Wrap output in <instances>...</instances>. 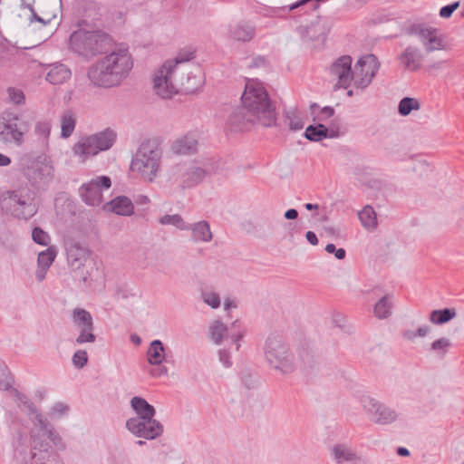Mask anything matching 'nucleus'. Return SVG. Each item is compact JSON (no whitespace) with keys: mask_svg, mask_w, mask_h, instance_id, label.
Wrapping results in <instances>:
<instances>
[{"mask_svg":"<svg viewBox=\"0 0 464 464\" xmlns=\"http://www.w3.org/2000/svg\"><path fill=\"white\" fill-rule=\"evenodd\" d=\"M71 70L63 63H54L50 65L46 73V81L52 84H63L71 78Z\"/></svg>","mask_w":464,"mask_h":464,"instance_id":"bb28decb","label":"nucleus"},{"mask_svg":"<svg viewBox=\"0 0 464 464\" xmlns=\"http://www.w3.org/2000/svg\"><path fill=\"white\" fill-rule=\"evenodd\" d=\"M338 136L339 131L334 130L333 125H331L330 128H327L322 123L309 125L304 131V137L310 141H321L324 139H333L337 138Z\"/></svg>","mask_w":464,"mask_h":464,"instance_id":"a878e982","label":"nucleus"},{"mask_svg":"<svg viewBox=\"0 0 464 464\" xmlns=\"http://www.w3.org/2000/svg\"><path fill=\"white\" fill-rule=\"evenodd\" d=\"M133 67V60L125 47H119L92 63L87 72L90 82L97 87L119 86Z\"/></svg>","mask_w":464,"mask_h":464,"instance_id":"f257e3e1","label":"nucleus"},{"mask_svg":"<svg viewBox=\"0 0 464 464\" xmlns=\"http://www.w3.org/2000/svg\"><path fill=\"white\" fill-rule=\"evenodd\" d=\"M42 464H63L60 456L54 451L52 450L48 458L46 459L44 463Z\"/></svg>","mask_w":464,"mask_h":464,"instance_id":"69168bd1","label":"nucleus"},{"mask_svg":"<svg viewBox=\"0 0 464 464\" xmlns=\"http://www.w3.org/2000/svg\"><path fill=\"white\" fill-rule=\"evenodd\" d=\"M88 362V354L87 352L84 350H77L73 355H72V363L73 365L78 368L82 369L83 368Z\"/></svg>","mask_w":464,"mask_h":464,"instance_id":"6e6d98bb","label":"nucleus"},{"mask_svg":"<svg viewBox=\"0 0 464 464\" xmlns=\"http://www.w3.org/2000/svg\"><path fill=\"white\" fill-rule=\"evenodd\" d=\"M230 35L237 41L248 42L256 34L255 27L247 23H238L229 30Z\"/></svg>","mask_w":464,"mask_h":464,"instance_id":"7c9ffc66","label":"nucleus"},{"mask_svg":"<svg viewBox=\"0 0 464 464\" xmlns=\"http://www.w3.org/2000/svg\"><path fill=\"white\" fill-rule=\"evenodd\" d=\"M332 26L333 21L330 17L317 16L316 20L306 27L307 36L313 41L324 39Z\"/></svg>","mask_w":464,"mask_h":464,"instance_id":"5701e85b","label":"nucleus"},{"mask_svg":"<svg viewBox=\"0 0 464 464\" xmlns=\"http://www.w3.org/2000/svg\"><path fill=\"white\" fill-rule=\"evenodd\" d=\"M29 419L34 426L38 429L37 433L40 434V432H42L43 435L46 436L54 446L64 448L63 440L59 433L54 430L47 418L44 417L39 411H37L36 413L31 415Z\"/></svg>","mask_w":464,"mask_h":464,"instance_id":"4be33fe9","label":"nucleus"},{"mask_svg":"<svg viewBox=\"0 0 464 464\" xmlns=\"http://www.w3.org/2000/svg\"><path fill=\"white\" fill-rule=\"evenodd\" d=\"M216 172L217 169L210 160L204 161L202 166L179 163L172 168V179L182 188H189L198 185L207 176Z\"/></svg>","mask_w":464,"mask_h":464,"instance_id":"9b49d317","label":"nucleus"},{"mask_svg":"<svg viewBox=\"0 0 464 464\" xmlns=\"http://www.w3.org/2000/svg\"><path fill=\"white\" fill-rule=\"evenodd\" d=\"M61 136L63 138H68L72 134L75 128V118L71 111L63 112L61 121Z\"/></svg>","mask_w":464,"mask_h":464,"instance_id":"ea45409f","label":"nucleus"},{"mask_svg":"<svg viewBox=\"0 0 464 464\" xmlns=\"http://www.w3.org/2000/svg\"><path fill=\"white\" fill-rule=\"evenodd\" d=\"M420 108V102L411 97L402 98L398 106V111L401 116L409 115L413 110H419Z\"/></svg>","mask_w":464,"mask_h":464,"instance_id":"c03bdc74","label":"nucleus"},{"mask_svg":"<svg viewBox=\"0 0 464 464\" xmlns=\"http://www.w3.org/2000/svg\"><path fill=\"white\" fill-rule=\"evenodd\" d=\"M165 348L160 340H154L150 343L147 351L148 362L150 365H160L165 359Z\"/></svg>","mask_w":464,"mask_h":464,"instance_id":"473e14b6","label":"nucleus"},{"mask_svg":"<svg viewBox=\"0 0 464 464\" xmlns=\"http://www.w3.org/2000/svg\"><path fill=\"white\" fill-rule=\"evenodd\" d=\"M117 138L116 132L107 128L102 131L82 138L72 147V152L84 161L91 156L97 155L100 151L107 150L112 147Z\"/></svg>","mask_w":464,"mask_h":464,"instance_id":"1a4fd4ad","label":"nucleus"},{"mask_svg":"<svg viewBox=\"0 0 464 464\" xmlns=\"http://www.w3.org/2000/svg\"><path fill=\"white\" fill-rule=\"evenodd\" d=\"M190 230L194 241L209 242L212 239L210 227L207 221H199L190 225Z\"/></svg>","mask_w":464,"mask_h":464,"instance_id":"72a5a7b5","label":"nucleus"},{"mask_svg":"<svg viewBox=\"0 0 464 464\" xmlns=\"http://www.w3.org/2000/svg\"><path fill=\"white\" fill-rule=\"evenodd\" d=\"M72 320L73 324L79 330L87 329L93 330V319L90 312L82 308H75L72 313Z\"/></svg>","mask_w":464,"mask_h":464,"instance_id":"c756f323","label":"nucleus"},{"mask_svg":"<svg viewBox=\"0 0 464 464\" xmlns=\"http://www.w3.org/2000/svg\"><path fill=\"white\" fill-rule=\"evenodd\" d=\"M175 64L165 62L153 75V91L162 99H170L178 93L175 84Z\"/></svg>","mask_w":464,"mask_h":464,"instance_id":"ddd939ff","label":"nucleus"},{"mask_svg":"<svg viewBox=\"0 0 464 464\" xmlns=\"http://www.w3.org/2000/svg\"><path fill=\"white\" fill-rule=\"evenodd\" d=\"M66 255L70 267L78 273L80 280L90 285L93 274L98 272L91 251L78 243H72L66 248Z\"/></svg>","mask_w":464,"mask_h":464,"instance_id":"9d476101","label":"nucleus"},{"mask_svg":"<svg viewBox=\"0 0 464 464\" xmlns=\"http://www.w3.org/2000/svg\"><path fill=\"white\" fill-rule=\"evenodd\" d=\"M18 170L30 186L36 189H44L54 177V168L45 155H22L18 162Z\"/></svg>","mask_w":464,"mask_h":464,"instance_id":"20e7f679","label":"nucleus"},{"mask_svg":"<svg viewBox=\"0 0 464 464\" xmlns=\"http://www.w3.org/2000/svg\"><path fill=\"white\" fill-rule=\"evenodd\" d=\"M126 429L135 437L145 440H155L163 433V425L154 417L130 418L126 420Z\"/></svg>","mask_w":464,"mask_h":464,"instance_id":"2eb2a0df","label":"nucleus"},{"mask_svg":"<svg viewBox=\"0 0 464 464\" xmlns=\"http://www.w3.org/2000/svg\"><path fill=\"white\" fill-rule=\"evenodd\" d=\"M245 106L241 105L233 110L227 119V126L233 131H245L255 124H259V120L254 119Z\"/></svg>","mask_w":464,"mask_h":464,"instance_id":"aec40b11","label":"nucleus"},{"mask_svg":"<svg viewBox=\"0 0 464 464\" xmlns=\"http://www.w3.org/2000/svg\"><path fill=\"white\" fill-rule=\"evenodd\" d=\"M103 209L119 216L129 217L134 213V205L126 196H118L103 206Z\"/></svg>","mask_w":464,"mask_h":464,"instance_id":"393cba45","label":"nucleus"},{"mask_svg":"<svg viewBox=\"0 0 464 464\" xmlns=\"http://www.w3.org/2000/svg\"><path fill=\"white\" fill-rule=\"evenodd\" d=\"M0 243L7 252L15 253L18 249V243L14 233L5 223L0 224Z\"/></svg>","mask_w":464,"mask_h":464,"instance_id":"2f4dec72","label":"nucleus"},{"mask_svg":"<svg viewBox=\"0 0 464 464\" xmlns=\"http://www.w3.org/2000/svg\"><path fill=\"white\" fill-rule=\"evenodd\" d=\"M47 271H48V268L37 266V269L35 272L36 279L39 282H42L45 278V275H46Z\"/></svg>","mask_w":464,"mask_h":464,"instance_id":"774afa93","label":"nucleus"},{"mask_svg":"<svg viewBox=\"0 0 464 464\" xmlns=\"http://www.w3.org/2000/svg\"><path fill=\"white\" fill-rule=\"evenodd\" d=\"M201 297L203 302L211 308H218L220 305V297L215 292H203Z\"/></svg>","mask_w":464,"mask_h":464,"instance_id":"5fc2aeb1","label":"nucleus"},{"mask_svg":"<svg viewBox=\"0 0 464 464\" xmlns=\"http://www.w3.org/2000/svg\"><path fill=\"white\" fill-rule=\"evenodd\" d=\"M33 240L41 246H47L50 243V236L41 227H34L32 232Z\"/></svg>","mask_w":464,"mask_h":464,"instance_id":"603ef678","label":"nucleus"},{"mask_svg":"<svg viewBox=\"0 0 464 464\" xmlns=\"http://www.w3.org/2000/svg\"><path fill=\"white\" fill-rule=\"evenodd\" d=\"M459 3L455 2L440 8V15L443 18H450L453 12L459 7Z\"/></svg>","mask_w":464,"mask_h":464,"instance_id":"0e129e2a","label":"nucleus"},{"mask_svg":"<svg viewBox=\"0 0 464 464\" xmlns=\"http://www.w3.org/2000/svg\"><path fill=\"white\" fill-rule=\"evenodd\" d=\"M0 206L2 210L18 219L27 220L36 213L30 194L24 188L3 192Z\"/></svg>","mask_w":464,"mask_h":464,"instance_id":"6e6552de","label":"nucleus"},{"mask_svg":"<svg viewBox=\"0 0 464 464\" xmlns=\"http://www.w3.org/2000/svg\"><path fill=\"white\" fill-rule=\"evenodd\" d=\"M450 346L451 343L450 339L441 337L431 343L430 349L437 352L440 357H443Z\"/></svg>","mask_w":464,"mask_h":464,"instance_id":"3c124183","label":"nucleus"},{"mask_svg":"<svg viewBox=\"0 0 464 464\" xmlns=\"http://www.w3.org/2000/svg\"><path fill=\"white\" fill-rule=\"evenodd\" d=\"M301 365L305 371L313 370L318 364L314 352L307 347H302L298 352Z\"/></svg>","mask_w":464,"mask_h":464,"instance_id":"58836bf2","label":"nucleus"},{"mask_svg":"<svg viewBox=\"0 0 464 464\" xmlns=\"http://www.w3.org/2000/svg\"><path fill=\"white\" fill-rule=\"evenodd\" d=\"M242 105L248 110L254 119L259 120V124L271 127L276 124V106L263 84L256 80H247L241 96Z\"/></svg>","mask_w":464,"mask_h":464,"instance_id":"7ed1b4c3","label":"nucleus"},{"mask_svg":"<svg viewBox=\"0 0 464 464\" xmlns=\"http://www.w3.org/2000/svg\"><path fill=\"white\" fill-rule=\"evenodd\" d=\"M285 117L288 121V127L291 130L296 131L300 130L304 128V121L297 114V111L295 110L289 111L286 112Z\"/></svg>","mask_w":464,"mask_h":464,"instance_id":"09e8293b","label":"nucleus"},{"mask_svg":"<svg viewBox=\"0 0 464 464\" xmlns=\"http://www.w3.org/2000/svg\"><path fill=\"white\" fill-rule=\"evenodd\" d=\"M12 388V377L5 363L0 362V390L7 391Z\"/></svg>","mask_w":464,"mask_h":464,"instance_id":"de8ad7c7","label":"nucleus"},{"mask_svg":"<svg viewBox=\"0 0 464 464\" xmlns=\"http://www.w3.org/2000/svg\"><path fill=\"white\" fill-rule=\"evenodd\" d=\"M29 127V122L23 121L18 113L6 110L0 116V140L21 146Z\"/></svg>","mask_w":464,"mask_h":464,"instance_id":"f8f14e48","label":"nucleus"},{"mask_svg":"<svg viewBox=\"0 0 464 464\" xmlns=\"http://www.w3.org/2000/svg\"><path fill=\"white\" fill-rule=\"evenodd\" d=\"M198 148L197 139L191 135L187 134L174 141L172 144V151L175 154L188 155L195 152Z\"/></svg>","mask_w":464,"mask_h":464,"instance_id":"cd10ccee","label":"nucleus"},{"mask_svg":"<svg viewBox=\"0 0 464 464\" xmlns=\"http://www.w3.org/2000/svg\"><path fill=\"white\" fill-rule=\"evenodd\" d=\"M457 315L455 308H444L431 311L430 314V321L434 324H443Z\"/></svg>","mask_w":464,"mask_h":464,"instance_id":"e433bc0d","label":"nucleus"},{"mask_svg":"<svg viewBox=\"0 0 464 464\" xmlns=\"http://www.w3.org/2000/svg\"><path fill=\"white\" fill-rule=\"evenodd\" d=\"M31 444H26V439L20 436L14 448V458L19 464H42L44 463L52 448L35 430L30 431Z\"/></svg>","mask_w":464,"mask_h":464,"instance_id":"423d86ee","label":"nucleus"},{"mask_svg":"<svg viewBox=\"0 0 464 464\" xmlns=\"http://www.w3.org/2000/svg\"><path fill=\"white\" fill-rule=\"evenodd\" d=\"M360 402L369 420L376 424H391L398 418L395 410L370 396H362Z\"/></svg>","mask_w":464,"mask_h":464,"instance_id":"4468645a","label":"nucleus"},{"mask_svg":"<svg viewBox=\"0 0 464 464\" xmlns=\"http://www.w3.org/2000/svg\"><path fill=\"white\" fill-rule=\"evenodd\" d=\"M130 407L136 413L134 418L148 419L156 415L155 408L142 397L135 396L131 398Z\"/></svg>","mask_w":464,"mask_h":464,"instance_id":"c85d7f7f","label":"nucleus"},{"mask_svg":"<svg viewBox=\"0 0 464 464\" xmlns=\"http://www.w3.org/2000/svg\"><path fill=\"white\" fill-rule=\"evenodd\" d=\"M209 334L211 340L216 344H220L225 337L230 338L232 342L236 343L237 351L239 350V341L244 336V331L240 329L238 321L233 322L230 329H228L221 321L215 320L209 327Z\"/></svg>","mask_w":464,"mask_h":464,"instance_id":"a211bd4d","label":"nucleus"},{"mask_svg":"<svg viewBox=\"0 0 464 464\" xmlns=\"http://www.w3.org/2000/svg\"><path fill=\"white\" fill-rule=\"evenodd\" d=\"M392 295L382 296L374 305L373 314L379 319H385L392 315Z\"/></svg>","mask_w":464,"mask_h":464,"instance_id":"c9c22d12","label":"nucleus"},{"mask_svg":"<svg viewBox=\"0 0 464 464\" xmlns=\"http://www.w3.org/2000/svg\"><path fill=\"white\" fill-rule=\"evenodd\" d=\"M68 411V407L63 402H57L52 409L53 414L62 415Z\"/></svg>","mask_w":464,"mask_h":464,"instance_id":"338daca9","label":"nucleus"},{"mask_svg":"<svg viewBox=\"0 0 464 464\" xmlns=\"http://www.w3.org/2000/svg\"><path fill=\"white\" fill-rule=\"evenodd\" d=\"M410 33L411 34L418 35L424 47L426 46L429 38H431L437 31L431 27H425L421 24H412L410 28Z\"/></svg>","mask_w":464,"mask_h":464,"instance_id":"79ce46f5","label":"nucleus"},{"mask_svg":"<svg viewBox=\"0 0 464 464\" xmlns=\"http://www.w3.org/2000/svg\"><path fill=\"white\" fill-rule=\"evenodd\" d=\"M219 362L226 367L230 368L232 366L230 353L226 349H220L218 351Z\"/></svg>","mask_w":464,"mask_h":464,"instance_id":"e2e57ef3","label":"nucleus"},{"mask_svg":"<svg viewBox=\"0 0 464 464\" xmlns=\"http://www.w3.org/2000/svg\"><path fill=\"white\" fill-rule=\"evenodd\" d=\"M241 380L247 389H252L256 386V381L249 370L241 372Z\"/></svg>","mask_w":464,"mask_h":464,"instance_id":"052dcab7","label":"nucleus"},{"mask_svg":"<svg viewBox=\"0 0 464 464\" xmlns=\"http://www.w3.org/2000/svg\"><path fill=\"white\" fill-rule=\"evenodd\" d=\"M34 133L43 142L47 143L51 133V123L49 121H38L34 126Z\"/></svg>","mask_w":464,"mask_h":464,"instance_id":"49530a36","label":"nucleus"},{"mask_svg":"<svg viewBox=\"0 0 464 464\" xmlns=\"http://www.w3.org/2000/svg\"><path fill=\"white\" fill-rule=\"evenodd\" d=\"M55 256L56 252L53 247H48L46 250L40 252L37 257L38 266L49 269V267L54 261Z\"/></svg>","mask_w":464,"mask_h":464,"instance_id":"a18cd8bd","label":"nucleus"},{"mask_svg":"<svg viewBox=\"0 0 464 464\" xmlns=\"http://www.w3.org/2000/svg\"><path fill=\"white\" fill-rule=\"evenodd\" d=\"M111 186V180L107 176H100L82 184L79 188L82 201L92 207L99 206L102 202V189H108Z\"/></svg>","mask_w":464,"mask_h":464,"instance_id":"dca6fc26","label":"nucleus"},{"mask_svg":"<svg viewBox=\"0 0 464 464\" xmlns=\"http://www.w3.org/2000/svg\"><path fill=\"white\" fill-rule=\"evenodd\" d=\"M379 69V63L373 54L360 58L353 72L354 85L357 88L364 89L371 82Z\"/></svg>","mask_w":464,"mask_h":464,"instance_id":"f3484780","label":"nucleus"},{"mask_svg":"<svg viewBox=\"0 0 464 464\" xmlns=\"http://www.w3.org/2000/svg\"><path fill=\"white\" fill-rule=\"evenodd\" d=\"M352 57L343 55L336 59L330 67V74L337 79L335 87L347 89L353 79V71L352 70Z\"/></svg>","mask_w":464,"mask_h":464,"instance_id":"6ab92c4d","label":"nucleus"},{"mask_svg":"<svg viewBox=\"0 0 464 464\" xmlns=\"http://www.w3.org/2000/svg\"><path fill=\"white\" fill-rule=\"evenodd\" d=\"M446 48V44L443 38L436 33L431 38H429L424 49L427 53H430L437 50H443Z\"/></svg>","mask_w":464,"mask_h":464,"instance_id":"8fccbe9b","label":"nucleus"},{"mask_svg":"<svg viewBox=\"0 0 464 464\" xmlns=\"http://www.w3.org/2000/svg\"><path fill=\"white\" fill-rule=\"evenodd\" d=\"M27 8L31 11L32 14L29 18L30 22H39L43 24L44 25H46L51 23V21L55 18V14L53 15H48L47 19H44V16L39 15L34 9L32 4H27Z\"/></svg>","mask_w":464,"mask_h":464,"instance_id":"bf43d9fd","label":"nucleus"},{"mask_svg":"<svg viewBox=\"0 0 464 464\" xmlns=\"http://www.w3.org/2000/svg\"><path fill=\"white\" fill-rule=\"evenodd\" d=\"M7 93H8L9 100L13 103H14L16 105L24 103V100H25L24 94L21 90H18V89L13 88V87H9L7 89Z\"/></svg>","mask_w":464,"mask_h":464,"instance_id":"13d9d810","label":"nucleus"},{"mask_svg":"<svg viewBox=\"0 0 464 464\" xmlns=\"http://www.w3.org/2000/svg\"><path fill=\"white\" fill-rule=\"evenodd\" d=\"M95 341H96V336L93 334V330H87V329L80 330V334L75 340L77 344H83L86 343H92Z\"/></svg>","mask_w":464,"mask_h":464,"instance_id":"4d7b16f0","label":"nucleus"},{"mask_svg":"<svg viewBox=\"0 0 464 464\" xmlns=\"http://www.w3.org/2000/svg\"><path fill=\"white\" fill-rule=\"evenodd\" d=\"M195 57L194 52L190 50H181L178 53L176 57L173 60H168L167 62H171L172 64H175V70L177 69V65L179 63H183L192 60Z\"/></svg>","mask_w":464,"mask_h":464,"instance_id":"864d4df0","label":"nucleus"},{"mask_svg":"<svg viewBox=\"0 0 464 464\" xmlns=\"http://www.w3.org/2000/svg\"><path fill=\"white\" fill-rule=\"evenodd\" d=\"M100 4L91 1L84 9L83 19L79 23L80 27L88 25V19L92 22L100 19ZM111 44V36L102 30H88L79 28L70 36V48L81 56L90 58L107 50Z\"/></svg>","mask_w":464,"mask_h":464,"instance_id":"f03ea898","label":"nucleus"},{"mask_svg":"<svg viewBox=\"0 0 464 464\" xmlns=\"http://www.w3.org/2000/svg\"><path fill=\"white\" fill-rule=\"evenodd\" d=\"M325 251L329 254H334L335 257L338 260H343L346 256V252L343 248L336 249L335 245L333 243H329L326 245Z\"/></svg>","mask_w":464,"mask_h":464,"instance_id":"680f3d73","label":"nucleus"},{"mask_svg":"<svg viewBox=\"0 0 464 464\" xmlns=\"http://www.w3.org/2000/svg\"><path fill=\"white\" fill-rule=\"evenodd\" d=\"M163 150L158 139L143 141L131 161V169L140 174L141 178L152 182L160 169Z\"/></svg>","mask_w":464,"mask_h":464,"instance_id":"39448f33","label":"nucleus"},{"mask_svg":"<svg viewBox=\"0 0 464 464\" xmlns=\"http://www.w3.org/2000/svg\"><path fill=\"white\" fill-rule=\"evenodd\" d=\"M358 218L362 226L366 229H374L377 227L376 213L372 207L367 205L358 212Z\"/></svg>","mask_w":464,"mask_h":464,"instance_id":"4c0bfd02","label":"nucleus"},{"mask_svg":"<svg viewBox=\"0 0 464 464\" xmlns=\"http://www.w3.org/2000/svg\"><path fill=\"white\" fill-rule=\"evenodd\" d=\"M400 61L406 70L416 72L421 68L423 54L415 46H408L400 55Z\"/></svg>","mask_w":464,"mask_h":464,"instance_id":"b1692460","label":"nucleus"},{"mask_svg":"<svg viewBox=\"0 0 464 464\" xmlns=\"http://www.w3.org/2000/svg\"><path fill=\"white\" fill-rule=\"evenodd\" d=\"M310 111L313 115L314 121H324L331 118L334 114V109L331 106H325L320 109L319 105L315 102L310 105Z\"/></svg>","mask_w":464,"mask_h":464,"instance_id":"a19ab883","label":"nucleus"},{"mask_svg":"<svg viewBox=\"0 0 464 464\" xmlns=\"http://www.w3.org/2000/svg\"><path fill=\"white\" fill-rule=\"evenodd\" d=\"M14 401L17 403L18 408L27 414L28 417L36 413L38 411L34 402L24 393L20 392L16 389H12Z\"/></svg>","mask_w":464,"mask_h":464,"instance_id":"f704fd0d","label":"nucleus"},{"mask_svg":"<svg viewBox=\"0 0 464 464\" xmlns=\"http://www.w3.org/2000/svg\"><path fill=\"white\" fill-rule=\"evenodd\" d=\"M264 353L268 364L276 370L284 374H289L295 371L294 356L280 336H268L265 343Z\"/></svg>","mask_w":464,"mask_h":464,"instance_id":"0eeeda50","label":"nucleus"},{"mask_svg":"<svg viewBox=\"0 0 464 464\" xmlns=\"http://www.w3.org/2000/svg\"><path fill=\"white\" fill-rule=\"evenodd\" d=\"M331 456L336 464H368L366 459L358 455L356 450L346 443L334 445Z\"/></svg>","mask_w":464,"mask_h":464,"instance_id":"412c9836","label":"nucleus"},{"mask_svg":"<svg viewBox=\"0 0 464 464\" xmlns=\"http://www.w3.org/2000/svg\"><path fill=\"white\" fill-rule=\"evenodd\" d=\"M160 223L164 226H174L180 230H189L190 224L186 223L179 214L164 215L160 218Z\"/></svg>","mask_w":464,"mask_h":464,"instance_id":"37998d69","label":"nucleus"}]
</instances>
